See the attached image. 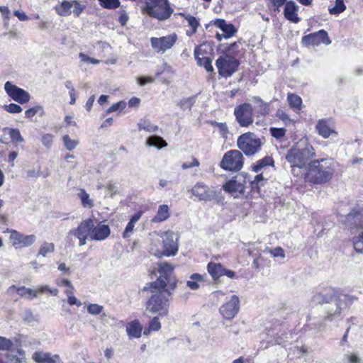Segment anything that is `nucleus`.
Returning a JSON list of instances; mask_svg holds the SVG:
<instances>
[{
	"instance_id": "nucleus-1",
	"label": "nucleus",
	"mask_w": 363,
	"mask_h": 363,
	"mask_svg": "<svg viewBox=\"0 0 363 363\" xmlns=\"http://www.w3.org/2000/svg\"><path fill=\"white\" fill-rule=\"evenodd\" d=\"M173 290L160 286L155 287L150 286V283H147L143 289V291H150L151 294L147 302V310L152 313H159L160 315H167Z\"/></svg>"
},
{
	"instance_id": "nucleus-2",
	"label": "nucleus",
	"mask_w": 363,
	"mask_h": 363,
	"mask_svg": "<svg viewBox=\"0 0 363 363\" xmlns=\"http://www.w3.org/2000/svg\"><path fill=\"white\" fill-rule=\"evenodd\" d=\"M305 179L313 184L330 181L335 172V162L331 158H321L311 161L306 169Z\"/></svg>"
},
{
	"instance_id": "nucleus-3",
	"label": "nucleus",
	"mask_w": 363,
	"mask_h": 363,
	"mask_svg": "<svg viewBox=\"0 0 363 363\" xmlns=\"http://www.w3.org/2000/svg\"><path fill=\"white\" fill-rule=\"evenodd\" d=\"M315 156V151L312 145H306L303 147L297 145L291 147L286 155V160L291 164L292 172L294 175H298L296 173V168L302 169L306 167V163L308 160Z\"/></svg>"
},
{
	"instance_id": "nucleus-4",
	"label": "nucleus",
	"mask_w": 363,
	"mask_h": 363,
	"mask_svg": "<svg viewBox=\"0 0 363 363\" xmlns=\"http://www.w3.org/2000/svg\"><path fill=\"white\" fill-rule=\"evenodd\" d=\"M142 3L143 11L159 21L168 19L173 12L168 0H143Z\"/></svg>"
},
{
	"instance_id": "nucleus-5",
	"label": "nucleus",
	"mask_w": 363,
	"mask_h": 363,
	"mask_svg": "<svg viewBox=\"0 0 363 363\" xmlns=\"http://www.w3.org/2000/svg\"><path fill=\"white\" fill-rule=\"evenodd\" d=\"M319 296L321 300L319 301L320 304H325V319L332 321L333 318L338 317L341 313L342 301L337 294L333 291L325 294H320Z\"/></svg>"
},
{
	"instance_id": "nucleus-6",
	"label": "nucleus",
	"mask_w": 363,
	"mask_h": 363,
	"mask_svg": "<svg viewBox=\"0 0 363 363\" xmlns=\"http://www.w3.org/2000/svg\"><path fill=\"white\" fill-rule=\"evenodd\" d=\"M237 146L246 156H252L260 150L262 142L254 133H246L239 136Z\"/></svg>"
},
{
	"instance_id": "nucleus-7",
	"label": "nucleus",
	"mask_w": 363,
	"mask_h": 363,
	"mask_svg": "<svg viewBox=\"0 0 363 363\" xmlns=\"http://www.w3.org/2000/svg\"><path fill=\"white\" fill-rule=\"evenodd\" d=\"M158 271L160 273L159 278L155 281L150 282V286H160L162 287H168L174 289L177 286V280L173 274L172 267L167 263H161L159 264Z\"/></svg>"
},
{
	"instance_id": "nucleus-8",
	"label": "nucleus",
	"mask_w": 363,
	"mask_h": 363,
	"mask_svg": "<svg viewBox=\"0 0 363 363\" xmlns=\"http://www.w3.org/2000/svg\"><path fill=\"white\" fill-rule=\"evenodd\" d=\"M244 164V157L241 151L231 150L226 152L220 162V167L224 170L238 172Z\"/></svg>"
},
{
	"instance_id": "nucleus-9",
	"label": "nucleus",
	"mask_w": 363,
	"mask_h": 363,
	"mask_svg": "<svg viewBox=\"0 0 363 363\" xmlns=\"http://www.w3.org/2000/svg\"><path fill=\"white\" fill-rule=\"evenodd\" d=\"M239 61L228 55L220 56L216 61L219 75L224 78L230 77L238 69Z\"/></svg>"
},
{
	"instance_id": "nucleus-10",
	"label": "nucleus",
	"mask_w": 363,
	"mask_h": 363,
	"mask_svg": "<svg viewBox=\"0 0 363 363\" xmlns=\"http://www.w3.org/2000/svg\"><path fill=\"white\" fill-rule=\"evenodd\" d=\"M14 290L17 291L20 296L25 297L30 300L38 297V294H42L45 291H48L54 296H56L58 293V290L57 289H50L48 285L39 286L35 290L25 286H16V285H12L8 289L7 291L9 294H12Z\"/></svg>"
},
{
	"instance_id": "nucleus-11",
	"label": "nucleus",
	"mask_w": 363,
	"mask_h": 363,
	"mask_svg": "<svg viewBox=\"0 0 363 363\" xmlns=\"http://www.w3.org/2000/svg\"><path fill=\"white\" fill-rule=\"evenodd\" d=\"M234 115L241 127H248L254 121L253 108L248 103H244L235 107Z\"/></svg>"
},
{
	"instance_id": "nucleus-12",
	"label": "nucleus",
	"mask_w": 363,
	"mask_h": 363,
	"mask_svg": "<svg viewBox=\"0 0 363 363\" xmlns=\"http://www.w3.org/2000/svg\"><path fill=\"white\" fill-rule=\"evenodd\" d=\"M162 238L163 251L155 253L154 255L157 257L174 255L178 250L177 235L172 231H167L162 234Z\"/></svg>"
},
{
	"instance_id": "nucleus-13",
	"label": "nucleus",
	"mask_w": 363,
	"mask_h": 363,
	"mask_svg": "<svg viewBox=\"0 0 363 363\" xmlns=\"http://www.w3.org/2000/svg\"><path fill=\"white\" fill-rule=\"evenodd\" d=\"M92 226L93 219H86L81 222L77 228L71 230L69 234L73 235L79 240V246H84L86 245L88 238L91 240Z\"/></svg>"
},
{
	"instance_id": "nucleus-14",
	"label": "nucleus",
	"mask_w": 363,
	"mask_h": 363,
	"mask_svg": "<svg viewBox=\"0 0 363 363\" xmlns=\"http://www.w3.org/2000/svg\"><path fill=\"white\" fill-rule=\"evenodd\" d=\"M4 89L13 101L21 104H26L30 99V95L27 91L13 84L9 81L5 83Z\"/></svg>"
},
{
	"instance_id": "nucleus-15",
	"label": "nucleus",
	"mask_w": 363,
	"mask_h": 363,
	"mask_svg": "<svg viewBox=\"0 0 363 363\" xmlns=\"http://www.w3.org/2000/svg\"><path fill=\"white\" fill-rule=\"evenodd\" d=\"M177 35L175 33L163 36L161 38H151L150 43L152 48L157 52H164L166 50L170 49L176 43Z\"/></svg>"
},
{
	"instance_id": "nucleus-16",
	"label": "nucleus",
	"mask_w": 363,
	"mask_h": 363,
	"mask_svg": "<svg viewBox=\"0 0 363 363\" xmlns=\"http://www.w3.org/2000/svg\"><path fill=\"white\" fill-rule=\"evenodd\" d=\"M10 240L16 249H21L28 247L35 243L36 236L35 235H24L13 230L11 231Z\"/></svg>"
},
{
	"instance_id": "nucleus-17",
	"label": "nucleus",
	"mask_w": 363,
	"mask_h": 363,
	"mask_svg": "<svg viewBox=\"0 0 363 363\" xmlns=\"http://www.w3.org/2000/svg\"><path fill=\"white\" fill-rule=\"evenodd\" d=\"M240 309V300L238 296L233 295L230 299L225 302L220 308V313L225 319H232L238 313Z\"/></svg>"
},
{
	"instance_id": "nucleus-18",
	"label": "nucleus",
	"mask_w": 363,
	"mask_h": 363,
	"mask_svg": "<svg viewBox=\"0 0 363 363\" xmlns=\"http://www.w3.org/2000/svg\"><path fill=\"white\" fill-rule=\"evenodd\" d=\"M347 220L353 221L357 228L363 229V218L359 213H350ZM353 245L357 252L363 253V232L353 238Z\"/></svg>"
},
{
	"instance_id": "nucleus-19",
	"label": "nucleus",
	"mask_w": 363,
	"mask_h": 363,
	"mask_svg": "<svg viewBox=\"0 0 363 363\" xmlns=\"http://www.w3.org/2000/svg\"><path fill=\"white\" fill-rule=\"evenodd\" d=\"M192 194L199 201H209L216 198V191L202 183L196 184L192 189Z\"/></svg>"
},
{
	"instance_id": "nucleus-20",
	"label": "nucleus",
	"mask_w": 363,
	"mask_h": 363,
	"mask_svg": "<svg viewBox=\"0 0 363 363\" xmlns=\"http://www.w3.org/2000/svg\"><path fill=\"white\" fill-rule=\"evenodd\" d=\"M111 234L109 226L103 222H97L93 220L91 240L101 241L106 239Z\"/></svg>"
},
{
	"instance_id": "nucleus-21",
	"label": "nucleus",
	"mask_w": 363,
	"mask_h": 363,
	"mask_svg": "<svg viewBox=\"0 0 363 363\" xmlns=\"http://www.w3.org/2000/svg\"><path fill=\"white\" fill-rule=\"evenodd\" d=\"M302 41L303 43H308L311 45H318L320 43L329 45L331 43L328 38V33L324 30H320L316 33L303 36Z\"/></svg>"
},
{
	"instance_id": "nucleus-22",
	"label": "nucleus",
	"mask_w": 363,
	"mask_h": 363,
	"mask_svg": "<svg viewBox=\"0 0 363 363\" xmlns=\"http://www.w3.org/2000/svg\"><path fill=\"white\" fill-rule=\"evenodd\" d=\"M32 359L36 363H63L59 354L36 351L32 354Z\"/></svg>"
},
{
	"instance_id": "nucleus-23",
	"label": "nucleus",
	"mask_w": 363,
	"mask_h": 363,
	"mask_svg": "<svg viewBox=\"0 0 363 363\" xmlns=\"http://www.w3.org/2000/svg\"><path fill=\"white\" fill-rule=\"evenodd\" d=\"M194 57L198 65L203 67L208 72L213 71V67L211 65L212 60L210 57L204 56V52L201 47H196L195 48Z\"/></svg>"
},
{
	"instance_id": "nucleus-24",
	"label": "nucleus",
	"mask_w": 363,
	"mask_h": 363,
	"mask_svg": "<svg viewBox=\"0 0 363 363\" xmlns=\"http://www.w3.org/2000/svg\"><path fill=\"white\" fill-rule=\"evenodd\" d=\"M213 24L223 31V35L225 38L232 37L237 32L235 26L232 23H227L224 19H216L213 21Z\"/></svg>"
},
{
	"instance_id": "nucleus-25",
	"label": "nucleus",
	"mask_w": 363,
	"mask_h": 363,
	"mask_svg": "<svg viewBox=\"0 0 363 363\" xmlns=\"http://www.w3.org/2000/svg\"><path fill=\"white\" fill-rule=\"evenodd\" d=\"M315 129L318 133L323 138H329L333 133L335 135H337L333 128H332L325 120H319L315 125Z\"/></svg>"
},
{
	"instance_id": "nucleus-26",
	"label": "nucleus",
	"mask_w": 363,
	"mask_h": 363,
	"mask_svg": "<svg viewBox=\"0 0 363 363\" xmlns=\"http://www.w3.org/2000/svg\"><path fill=\"white\" fill-rule=\"evenodd\" d=\"M223 188L225 191L231 193L232 194H235L238 193H243L245 186L241 181L235 179L226 182L223 186Z\"/></svg>"
},
{
	"instance_id": "nucleus-27",
	"label": "nucleus",
	"mask_w": 363,
	"mask_h": 363,
	"mask_svg": "<svg viewBox=\"0 0 363 363\" xmlns=\"http://www.w3.org/2000/svg\"><path fill=\"white\" fill-rule=\"evenodd\" d=\"M296 10L297 6L295 3L291 1L286 2L284 10L285 18L294 23H298L299 21V18L297 16Z\"/></svg>"
},
{
	"instance_id": "nucleus-28",
	"label": "nucleus",
	"mask_w": 363,
	"mask_h": 363,
	"mask_svg": "<svg viewBox=\"0 0 363 363\" xmlns=\"http://www.w3.org/2000/svg\"><path fill=\"white\" fill-rule=\"evenodd\" d=\"M170 216L169 208L166 204L160 205L158 207L156 215L152 218V222L160 223L167 220Z\"/></svg>"
},
{
	"instance_id": "nucleus-29",
	"label": "nucleus",
	"mask_w": 363,
	"mask_h": 363,
	"mask_svg": "<svg viewBox=\"0 0 363 363\" xmlns=\"http://www.w3.org/2000/svg\"><path fill=\"white\" fill-rule=\"evenodd\" d=\"M252 102L255 104V108L257 113L261 116H265L268 114L269 111V105L264 102L259 96H254L252 99Z\"/></svg>"
},
{
	"instance_id": "nucleus-30",
	"label": "nucleus",
	"mask_w": 363,
	"mask_h": 363,
	"mask_svg": "<svg viewBox=\"0 0 363 363\" xmlns=\"http://www.w3.org/2000/svg\"><path fill=\"white\" fill-rule=\"evenodd\" d=\"M18 347V341L16 339L11 340L5 337L0 336V350L13 352L16 351V349Z\"/></svg>"
},
{
	"instance_id": "nucleus-31",
	"label": "nucleus",
	"mask_w": 363,
	"mask_h": 363,
	"mask_svg": "<svg viewBox=\"0 0 363 363\" xmlns=\"http://www.w3.org/2000/svg\"><path fill=\"white\" fill-rule=\"evenodd\" d=\"M3 131L4 133L9 135L11 142L16 145L24 142V139L18 129L6 127L3 129Z\"/></svg>"
},
{
	"instance_id": "nucleus-32",
	"label": "nucleus",
	"mask_w": 363,
	"mask_h": 363,
	"mask_svg": "<svg viewBox=\"0 0 363 363\" xmlns=\"http://www.w3.org/2000/svg\"><path fill=\"white\" fill-rule=\"evenodd\" d=\"M274 160L271 157H265L264 158L258 160L252 167V169L256 173L263 172V169L268 166H272Z\"/></svg>"
},
{
	"instance_id": "nucleus-33",
	"label": "nucleus",
	"mask_w": 363,
	"mask_h": 363,
	"mask_svg": "<svg viewBox=\"0 0 363 363\" xmlns=\"http://www.w3.org/2000/svg\"><path fill=\"white\" fill-rule=\"evenodd\" d=\"M223 268L220 263L210 262L207 266L208 272L215 280L223 276Z\"/></svg>"
},
{
	"instance_id": "nucleus-34",
	"label": "nucleus",
	"mask_w": 363,
	"mask_h": 363,
	"mask_svg": "<svg viewBox=\"0 0 363 363\" xmlns=\"http://www.w3.org/2000/svg\"><path fill=\"white\" fill-rule=\"evenodd\" d=\"M146 144L148 146L155 147L158 149H162L167 146V142L162 137L158 135L149 137L147 140Z\"/></svg>"
},
{
	"instance_id": "nucleus-35",
	"label": "nucleus",
	"mask_w": 363,
	"mask_h": 363,
	"mask_svg": "<svg viewBox=\"0 0 363 363\" xmlns=\"http://www.w3.org/2000/svg\"><path fill=\"white\" fill-rule=\"evenodd\" d=\"M258 174H257L253 180H250L249 178L245 177L243 180L244 182H247V180L250 184V186L252 189H259L261 186L264 185V181L266 179L264 178L263 174L264 172H259Z\"/></svg>"
},
{
	"instance_id": "nucleus-36",
	"label": "nucleus",
	"mask_w": 363,
	"mask_h": 363,
	"mask_svg": "<svg viewBox=\"0 0 363 363\" xmlns=\"http://www.w3.org/2000/svg\"><path fill=\"white\" fill-rule=\"evenodd\" d=\"M16 350L18 352L17 355L8 354L6 357L9 363H26V359L25 357V352L18 347Z\"/></svg>"
},
{
	"instance_id": "nucleus-37",
	"label": "nucleus",
	"mask_w": 363,
	"mask_h": 363,
	"mask_svg": "<svg viewBox=\"0 0 363 363\" xmlns=\"http://www.w3.org/2000/svg\"><path fill=\"white\" fill-rule=\"evenodd\" d=\"M184 18L187 21L189 26L191 28L190 31H186V35L191 36L196 33L197 28L200 26V23L196 17L191 15H186L184 16Z\"/></svg>"
},
{
	"instance_id": "nucleus-38",
	"label": "nucleus",
	"mask_w": 363,
	"mask_h": 363,
	"mask_svg": "<svg viewBox=\"0 0 363 363\" xmlns=\"http://www.w3.org/2000/svg\"><path fill=\"white\" fill-rule=\"evenodd\" d=\"M72 1H63L60 5L55 7L58 15L67 16L72 13Z\"/></svg>"
},
{
	"instance_id": "nucleus-39",
	"label": "nucleus",
	"mask_w": 363,
	"mask_h": 363,
	"mask_svg": "<svg viewBox=\"0 0 363 363\" xmlns=\"http://www.w3.org/2000/svg\"><path fill=\"white\" fill-rule=\"evenodd\" d=\"M127 333L130 338H138L141 335L142 328L137 322H133L127 326Z\"/></svg>"
},
{
	"instance_id": "nucleus-40",
	"label": "nucleus",
	"mask_w": 363,
	"mask_h": 363,
	"mask_svg": "<svg viewBox=\"0 0 363 363\" xmlns=\"http://www.w3.org/2000/svg\"><path fill=\"white\" fill-rule=\"evenodd\" d=\"M139 130H144L148 133H154L158 130V126L152 124L148 120L143 119L138 124Z\"/></svg>"
},
{
	"instance_id": "nucleus-41",
	"label": "nucleus",
	"mask_w": 363,
	"mask_h": 363,
	"mask_svg": "<svg viewBox=\"0 0 363 363\" xmlns=\"http://www.w3.org/2000/svg\"><path fill=\"white\" fill-rule=\"evenodd\" d=\"M287 99L291 107L300 110L301 108L302 99L294 94H288Z\"/></svg>"
},
{
	"instance_id": "nucleus-42",
	"label": "nucleus",
	"mask_w": 363,
	"mask_h": 363,
	"mask_svg": "<svg viewBox=\"0 0 363 363\" xmlns=\"http://www.w3.org/2000/svg\"><path fill=\"white\" fill-rule=\"evenodd\" d=\"M203 277L199 274H194L190 277V279L187 281V286L192 290H196L199 287V283L202 282Z\"/></svg>"
},
{
	"instance_id": "nucleus-43",
	"label": "nucleus",
	"mask_w": 363,
	"mask_h": 363,
	"mask_svg": "<svg viewBox=\"0 0 363 363\" xmlns=\"http://www.w3.org/2000/svg\"><path fill=\"white\" fill-rule=\"evenodd\" d=\"M79 197L81 199L82 204L85 208H91L94 206V201L89 198V194L83 189L80 190L78 194Z\"/></svg>"
},
{
	"instance_id": "nucleus-44",
	"label": "nucleus",
	"mask_w": 363,
	"mask_h": 363,
	"mask_svg": "<svg viewBox=\"0 0 363 363\" xmlns=\"http://www.w3.org/2000/svg\"><path fill=\"white\" fill-rule=\"evenodd\" d=\"M55 245L52 242H44L39 248L38 255L46 257L48 254L53 252Z\"/></svg>"
},
{
	"instance_id": "nucleus-45",
	"label": "nucleus",
	"mask_w": 363,
	"mask_h": 363,
	"mask_svg": "<svg viewBox=\"0 0 363 363\" xmlns=\"http://www.w3.org/2000/svg\"><path fill=\"white\" fill-rule=\"evenodd\" d=\"M38 113H40L41 116L45 113L43 107L40 105H37L27 109L25 111V117L27 119L31 120Z\"/></svg>"
},
{
	"instance_id": "nucleus-46",
	"label": "nucleus",
	"mask_w": 363,
	"mask_h": 363,
	"mask_svg": "<svg viewBox=\"0 0 363 363\" xmlns=\"http://www.w3.org/2000/svg\"><path fill=\"white\" fill-rule=\"evenodd\" d=\"M346 9L343 0H335V6L329 9V13L332 15H337Z\"/></svg>"
},
{
	"instance_id": "nucleus-47",
	"label": "nucleus",
	"mask_w": 363,
	"mask_h": 363,
	"mask_svg": "<svg viewBox=\"0 0 363 363\" xmlns=\"http://www.w3.org/2000/svg\"><path fill=\"white\" fill-rule=\"evenodd\" d=\"M361 357L354 352H348L344 355L343 362L345 363H361Z\"/></svg>"
},
{
	"instance_id": "nucleus-48",
	"label": "nucleus",
	"mask_w": 363,
	"mask_h": 363,
	"mask_svg": "<svg viewBox=\"0 0 363 363\" xmlns=\"http://www.w3.org/2000/svg\"><path fill=\"white\" fill-rule=\"evenodd\" d=\"M100 5L106 9H114L120 6V1L118 0H98Z\"/></svg>"
},
{
	"instance_id": "nucleus-49",
	"label": "nucleus",
	"mask_w": 363,
	"mask_h": 363,
	"mask_svg": "<svg viewBox=\"0 0 363 363\" xmlns=\"http://www.w3.org/2000/svg\"><path fill=\"white\" fill-rule=\"evenodd\" d=\"M65 146L68 150H74L78 145V141L71 139L68 135H65L62 138Z\"/></svg>"
},
{
	"instance_id": "nucleus-50",
	"label": "nucleus",
	"mask_w": 363,
	"mask_h": 363,
	"mask_svg": "<svg viewBox=\"0 0 363 363\" xmlns=\"http://www.w3.org/2000/svg\"><path fill=\"white\" fill-rule=\"evenodd\" d=\"M216 128L220 137H222L225 140L228 138V134L229 130L228 125L225 123H220V124H216Z\"/></svg>"
},
{
	"instance_id": "nucleus-51",
	"label": "nucleus",
	"mask_w": 363,
	"mask_h": 363,
	"mask_svg": "<svg viewBox=\"0 0 363 363\" xmlns=\"http://www.w3.org/2000/svg\"><path fill=\"white\" fill-rule=\"evenodd\" d=\"M104 307L96 303H91L87 306V311L91 315H98L101 313Z\"/></svg>"
},
{
	"instance_id": "nucleus-52",
	"label": "nucleus",
	"mask_w": 363,
	"mask_h": 363,
	"mask_svg": "<svg viewBox=\"0 0 363 363\" xmlns=\"http://www.w3.org/2000/svg\"><path fill=\"white\" fill-rule=\"evenodd\" d=\"M194 103V99L192 97L184 99H182L179 103V106L181 108L186 110L189 109L190 110L191 108V106H193Z\"/></svg>"
},
{
	"instance_id": "nucleus-53",
	"label": "nucleus",
	"mask_w": 363,
	"mask_h": 363,
	"mask_svg": "<svg viewBox=\"0 0 363 363\" xmlns=\"http://www.w3.org/2000/svg\"><path fill=\"white\" fill-rule=\"evenodd\" d=\"M269 131L272 135L277 139L281 138L286 133V130L282 128H271Z\"/></svg>"
},
{
	"instance_id": "nucleus-54",
	"label": "nucleus",
	"mask_w": 363,
	"mask_h": 363,
	"mask_svg": "<svg viewBox=\"0 0 363 363\" xmlns=\"http://www.w3.org/2000/svg\"><path fill=\"white\" fill-rule=\"evenodd\" d=\"M4 108L11 113H18L22 111V108L19 105L13 103L9 105H4Z\"/></svg>"
},
{
	"instance_id": "nucleus-55",
	"label": "nucleus",
	"mask_w": 363,
	"mask_h": 363,
	"mask_svg": "<svg viewBox=\"0 0 363 363\" xmlns=\"http://www.w3.org/2000/svg\"><path fill=\"white\" fill-rule=\"evenodd\" d=\"M72 8H73V13L76 16H79L84 11L85 6L80 4L77 1H72Z\"/></svg>"
},
{
	"instance_id": "nucleus-56",
	"label": "nucleus",
	"mask_w": 363,
	"mask_h": 363,
	"mask_svg": "<svg viewBox=\"0 0 363 363\" xmlns=\"http://www.w3.org/2000/svg\"><path fill=\"white\" fill-rule=\"evenodd\" d=\"M79 57L80 58L81 61L86 62V63L97 65L100 62V61L99 60L91 58L83 52H80L79 54Z\"/></svg>"
},
{
	"instance_id": "nucleus-57",
	"label": "nucleus",
	"mask_w": 363,
	"mask_h": 363,
	"mask_svg": "<svg viewBox=\"0 0 363 363\" xmlns=\"http://www.w3.org/2000/svg\"><path fill=\"white\" fill-rule=\"evenodd\" d=\"M125 107V103L123 101H119L118 103L113 104L111 107H109L106 112L110 113L118 110L121 111Z\"/></svg>"
},
{
	"instance_id": "nucleus-58",
	"label": "nucleus",
	"mask_w": 363,
	"mask_h": 363,
	"mask_svg": "<svg viewBox=\"0 0 363 363\" xmlns=\"http://www.w3.org/2000/svg\"><path fill=\"white\" fill-rule=\"evenodd\" d=\"M161 328V324L157 317H154L150 323L149 330L157 331Z\"/></svg>"
},
{
	"instance_id": "nucleus-59",
	"label": "nucleus",
	"mask_w": 363,
	"mask_h": 363,
	"mask_svg": "<svg viewBox=\"0 0 363 363\" xmlns=\"http://www.w3.org/2000/svg\"><path fill=\"white\" fill-rule=\"evenodd\" d=\"M269 252L274 257H280L284 258L285 257L284 250L280 247H277L274 249H271L269 250Z\"/></svg>"
},
{
	"instance_id": "nucleus-60",
	"label": "nucleus",
	"mask_w": 363,
	"mask_h": 363,
	"mask_svg": "<svg viewBox=\"0 0 363 363\" xmlns=\"http://www.w3.org/2000/svg\"><path fill=\"white\" fill-rule=\"evenodd\" d=\"M199 164H200L199 162L195 157H193L191 162H184L182 165V167L183 169H186L189 168L198 167V166H199Z\"/></svg>"
},
{
	"instance_id": "nucleus-61",
	"label": "nucleus",
	"mask_w": 363,
	"mask_h": 363,
	"mask_svg": "<svg viewBox=\"0 0 363 363\" xmlns=\"http://www.w3.org/2000/svg\"><path fill=\"white\" fill-rule=\"evenodd\" d=\"M134 227H135V224L134 223L128 222V223L127 224V225H126V227L125 228V230H124V232L123 233V237L124 238H129L130 234L133 231Z\"/></svg>"
},
{
	"instance_id": "nucleus-62",
	"label": "nucleus",
	"mask_w": 363,
	"mask_h": 363,
	"mask_svg": "<svg viewBox=\"0 0 363 363\" xmlns=\"http://www.w3.org/2000/svg\"><path fill=\"white\" fill-rule=\"evenodd\" d=\"M154 81L151 77H139L137 78V82L140 86H144L147 84H151Z\"/></svg>"
},
{
	"instance_id": "nucleus-63",
	"label": "nucleus",
	"mask_w": 363,
	"mask_h": 363,
	"mask_svg": "<svg viewBox=\"0 0 363 363\" xmlns=\"http://www.w3.org/2000/svg\"><path fill=\"white\" fill-rule=\"evenodd\" d=\"M67 302L70 306L76 305L77 306H80L82 305V302L78 300L74 295H69Z\"/></svg>"
},
{
	"instance_id": "nucleus-64",
	"label": "nucleus",
	"mask_w": 363,
	"mask_h": 363,
	"mask_svg": "<svg viewBox=\"0 0 363 363\" xmlns=\"http://www.w3.org/2000/svg\"><path fill=\"white\" fill-rule=\"evenodd\" d=\"M42 141L44 145L49 147L52 142V136L50 134L44 135L42 138Z\"/></svg>"
}]
</instances>
